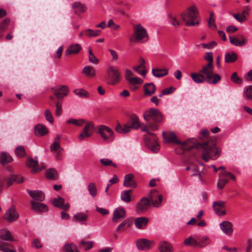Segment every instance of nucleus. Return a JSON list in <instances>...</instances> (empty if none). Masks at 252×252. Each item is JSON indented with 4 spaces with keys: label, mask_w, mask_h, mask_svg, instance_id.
Segmentation results:
<instances>
[{
    "label": "nucleus",
    "mask_w": 252,
    "mask_h": 252,
    "mask_svg": "<svg viewBox=\"0 0 252 252\" xmlns=\"http://www.w3.org/2000/svg\"><path fill=\"white\" fill-rule=\"evenodd\" d=\"M94 130V124L92 122L87 123L84 126L82 132L79 135L78 139L80 141H83L89 138L93 135Z\"/></svg>",
    "instance_id": "1a4fd4ad"
},
{
    "label": "nucleus",
    "mask_w": 252,
    "mask_h": 252,
    "mask_svg": "<svg viewBox=\"0 0 252 252\" xmlns=\"http://www.w3.org/2000/svg\"><path fill=\"white\" fill-rule=\"evenodd\" d=\"M73 92L76 95L80 97L87 98L89 97V94L82 89H75L73 91Z\"/></svg>",
    "instance_id": "de8ad7c7"
},
{
    "label": "nucleus",
    "mask_w": 252,
    "mask_h": 252,
    "mask_svg": "<svg viewBox=\"0 0 252 252\" xmlns=\"http://www.w3.org/2000/svg\"><path fill=\"white\" fill-rule=\"evenodd\" d=\"M159 250L160 252H173L172 246L166 242H163L160 243L159 246Z\"/></svg>",
    "instance_id": "58836bf2"
},
{
    "label": "nucleus",
    "mask_w": 252,
    "mask_h": 252,
    "mask_svg": "<svg viewBox=\"0 0 252 252\" xmlns=\"http://www.w3.org/2000/svg\"><path fill=\"white\" fill-rule=\"evenodd\" d=\"M0 238L4 240L13 241L9 231L5 229L0 230Z\"/></svg>",
    "instance_id": "79ce46f5"
},
{
    "label": "nucleus",
    "mask_w": 252,
    "mask_h": 252,
    "mask_svg": "<svg viewBox=\"0 0 252 252\" xmlns=\"http://www.w3.org/2000/svg\"><path fill=\"white\" fill-rule=\"evenodd\" d=\"M52 89L54 91V94L58 99L63 98L67 95L68 93V88L65 85H62L58 88L53 87Z\"/></svg>",
    "instance_id": "ddd939ff"
},
{
    "label": "nucleus",
    "mask_w": 252,
    "mask_h": 252,
    "mask_svg": "<svg viewBox=\"0 0 252 252\" xmlns=\"http://www.w3.org/2000/svg\"><path fill=\"white\" fill-rule=\"evenodd\" d=\"M184 244L186 246H191L193 247H197V239L192 237L186 239L184 241Z\"/></svg>",
    "instance_id": "864d4df0"
},
{
    "label": "nucleus",
    "mask_w": 252,
    "mask_h": 252,
    "mask_svg": "<svg viewBox=\"0 0 252 252\" xmlns=\"http://www.w3.org/2000/svg\"><path fill=\"white\" fill-rule=\"evenodd\" d=\"M31 205L32 209L36 212H43L48 210L47 206L41 203L32 201Z\"/></svg>",
    "instance_id": "393cba45"
},
{
    "label": "nucleus",
    "mask_w": 252,
    "mask_h": 252,
    "mask_svg": "<svg viewBox=\"0 0 252 252\" xmlns=\"http://www.w3.org/2000/svg\"><path fill=\"white\" fill-rule=\"evenodd\" d=\"M82 47L80 44L78 43L71 44L67 47L65 54L66 56L76 54L79 53Z\"/></svg>",
    "instance_id": "5701e85b"
},
{
    "label": "nucleus",
    "mask_w": 252,
    "mask_h": 252,
    "mask_svg": "<svg viewBox=\"0 0 252 252\" xmlns=\"http://www.w3.org/2000/svg\"><path fill=\"white\" fill-rule=\"evenodd\" d=\"M19 217L14 207H11L5 213L4 219L9 222L15 220Z\"/></svg>",
    "instance_id": "6ab92c4d"
},
{
    "label": "nucleus",
    "mask_w": 252,
    "mask_h": 252,
    "mask_svg": "<svg viewBox=\"0 0 252 252\" xmlns=\"http://www.w3.org/2000/svg\"><path fill=\"white\" fill-rule=\"evenodd\" d=\"M231 80L233 82L238 84H241L242 83V80L238 77L236 72L232 73Z\"/></svg>",
    "instance_id": "680f3d73"
},
{
    "label": "nucleus",
    "mask_w": 252,
    "mask_h": 252,
    "mask_svg": "<svg viewBox=\"0 0 252 252\" xmlns=\"http://www.w3.org/2000/svg\"><path fill=\"white\" fill-rule=\"evenodd\" d=\"M225 202L223 201H215L213 203V207L215 213L219 216H224L226 214V211L223 209Z\"/></svg>",
    "instance_id": "9d476101"
},
{
    "label": "nucleus",
    "mask_w": 252,
    "mask_h": 252,
    "mask_svg": "<svg viewBox=\"0 0 252 252\" xmlns=\"http://www.w3.org/2000/svg\"><path fill=\"white\" fill-rule=\"evenodd\" d=\"M129 123L130 124V126H129L131 127V128L137 129L139 128L140 126V124L138 121V118L136 115L135 114H132L130 118Z\"/></svg>",
    "instance_id": "c9c22d12"
},
{
    "label": "nucleus",
    "mask_w": 252,
    "mask_h": 252,
    "mask_svg": "<svg viewBox=\"0 0 252 252\" xmlns=\"http://www.w3.org/2000/svg\"><path fill=\"white\" fill-rule=\"evenodd\" d=\"M126 217V213L124 208L119 207L116 208L113 212L112 220L115 223H118L120 219H124Z\"/></svg>",
    "instance_id": "9b49d317"
},
{
    "label": "nucleus",
    "mask_w": 252,
    "mask_h": 252,
    "mask_svg": "<svg viewBox=\"0 0 252 252\" xmlns=\"http://www.w3.org/2000/svg\"><path fill=\"white\" fill-rule=\"evenodd\" d=\"M9 22L10 19L8 18L4 19V20L0 22V31L3 32L7 29Z\"/></svg>",
    "instance_id": "4d7b16f0"
},
{
    "label": "nucleus",
    "mask_w": 252,
    "mask_h": 252,
    "mask_svg": "<svg viewBox=\"0 0 252 252\" xmlns=\"http://www.w3.org/2000/svg\"><path fill=\"white\" fill-rule=\"evenodd\" d=\"M144 88L145 95L149 96L154 94L156 90L155 85L152 83L145 84Z\"/></svg>",
    "instance_id": "7c9ffc66"
},
{
    "label": "nucleus",
    "mask_w": 252,
    "mask_h": 252,
    "mask_svg": "<svg viewBox=\"0 0 252 252\" xmlns=\"http://www.w3.org/2000/svg\"><path fill=\"white\" fill-rule=\"evenodd\" d=\"M199 71L203 74L206 82L209 84H216L221 79V77L219 74L214 73L213 65H204Z\"/></svg>",
    "instance_id": "f03ea898"
},
{
    "label": "nucleus",
    "mask_w": 252,
    "mask_h": 252,
    "mask_svg": "<svg viewBox=\"0 0 252 252\" xmlns=\"http://www.w3.org/2000/svg\"><path fill=\"white\" fill-rule=\"evenodd\" d=\"M203 74L199 71L197 73H191L190 77L192 80L197 84H202L206 82V80L203 77Z\"/></svg>",
    "instance_id": "c85d7f7f"
},
{
    "label": "nucleus",
    "mask_w": 252,
    "mask_h": 252,
    "mask_svg": "<svg viewBox=\"0 0 252 252\" xmlns=\"http://www.w3.org/2000/svg\"><path fill=\"white\" fill-rule=\"evenodd\" d=\"M28 193L35 200L42 201L45 198L44 193L40 190H29Z\"/></svg>",
    "instance_id": "bb28decb"
},
{
    "label": "nucleus",
    "mask_w": 252,
    "mask_h": 252,
    "mask_svg": "<svg viewBox=\"0 0 252 252\" xmlns=\"http://www.w3.org/2000/svg\"><path fill=\"white\" fill-rule=\"evenodd\" d=\"M46 176L47 178L50 180H55L57 176V172L53 169H49L46 171Z\"/></svg>",
    "instance_id": "3c124183"
},
{
    "label": "nucleus",
    "mask_w": 252,
    "mask_h": 252,
    "mask_svg": "<svg viewBox=\"0 0 252 252\" xmlns=\"http://www.w3.org/2000/svg\"><path fill=\"white\" fill-rule=\"evenodd\" d=\"M154 142H152L151 140L147 136H145V141L146 146L150 149L154 153H157L159 150V144L155 137H153Z\"/></svg>",
    "instance_id": "f8f14e48"
},
{
    "label": "nucleus",
    "mask_w": 252,
    "mask_h": 252,
    "mask_svg": "<svg viewBox=\"0 0 252 252\" xmlns=\"http://www.w3.org/2000/svg\"><path fill=\"white\" fill-rule=\"evenodd\" d=\"M82 73L89 77H93L95 75V69L91 66H85L82 70Z\"/></svg>",
    "instance_id": "72a5a7b5"
},
{
    "label": "nucleus",
    "mask_w": 252,
    "mask_h": 252,
    "mask_svg": "<svg viewBox=\"0 0 252 252\" xmlns=\"http://www.w3.org/2000/svg\"><path fill=\"white\" fill-rule=\"evenodd\" d=\"M149 199L151 200V202H152L155 207H158L162 201V196L159 194H157V190L153 189L151 191Z\"/></svg>",
    "instance_id": "4468645a"
},
{
    "label": "nucleus",
    "mask_w": 252,
    "mask_h": 252,
    "mask_svg": "<svg viewBox=\"0 0 252 252\" xmlns=\"http://www.w3.org/2000/svg\"><path fill=\"white\" fill-rule=\"evenodd\" d=\"M50 150L51 152H53L56 153V158L58 160H60L61 158L60 157L61 153L63 151V148L60 146V143L57 142H53L50 146Z\"/></svg>",
    "instance_id": "cd10ccee"
},
{
    "label": "nucleus",
    "mask_w": 252,
    "mask_h": 252,
    "mask_svg": "<svg viewBox=\"0 0 252 252\" xmlns=\"http://www.w3.org/2000/svg\"><path fill=\"white\" fill-rule=\"evenodd\" d=\"M47 132V128L43 125L38 124L35 126V133L37 136H43Z\"/></svg>",
    "instance_id": "473e14b6"
},
{
    "label": "nucleus",
    "mask_w": 252,
    "mask_h": 252,
    "mask_svg": "<svg viewBox=\"0 0 252 252\" xmlns=\"http://www.w3.org/2000/svg\"><path fill=\"white\" fill-rule=\"evenodd\" d=\"M230 42L236 46H242L246 43V40L243 36H240V40L237 37H232L231 36L229 37Z\"/></svg>",
    "instance_id": "c756f323"
},
{
    "label": "nucleus",
    "mask_w": 252,
    "mask_h": 252,
    "mask_svg": "<svg viewBox=\"0 0 252 252\" xmlns=\"http://www.w3.org/2000/svg\"><path fill=\"white\" fill-rule=\"evenodd\" d=\"M237 59V55L234 53H226L225 54V62L227 63L234 62Z\"/></svg>",
    "instance_id": "c03bdc74"
},
{
    "label": "nucleus",
    "mask_w": 252,
    "mask_h": 252,
    "mask_svg": "<svg viewBox=\"0 0 252 252\" xmlns=\"http://www.w3.org/2000/svg\"><path fill=\"white\" fill-rule=\"evenodd\" d=\"M204 59L207 61L208 63L206 64L209 65H213V54L211 52H208L206 54V55L204 56Z\"/></svg>",
    "instance_id": "338daca9"
},
{
    "label": "nucleus",
    "mask_w": 252,
    "mask_h": 252,
    "mask_svg": "<svg viewBox=\"0 0 252 252\" xmlns=\"http://www.w3.org/2000/svg\"><path fill=\"white\" fill-rule=\"evenodd\" d=\"M149 221V219L145 217H138L135 219L134 224L138 229H144Z\"/></svg>",
    "instance_id": "412c9836"
},
{
    "label": "nucleus",
    "mask_w": 252,
    "mask_h": 252,
    "mask_svg": "<svg viewBox=\"0 0 252 252\" xmlns=\"http://www.w3.org/2000/svg\"><path fill=\"white\" fill-rule=\"evenodd\" d=\"M88 189L91 196L94 197L96 195L97 189L94 183H90L88 186Z\"/></svg>",
    "instance_id": "5fc2aeb1"
},
{
    "label": "nucleus",
    "mask_w": 252,
    "mask_h": 252,
    "mask_svg": "<svg viewBox=\"0 0 252 252\" xmlns=\"http://www.w3.org/2000/svg\"><path fill=\"white\" fill-rule=\"evenodd\" d=\"M132 190H126L121 192V199L122 201L128 203L131 201V194Z\"/></svg>",
    "instance_id": "4c0bfd02"
},
{
    "label": "nucleus",
    "mask_w": 252,
    "mask_h": 252,
    "mask_svg": "<svg viewBox=\"0 0 252 252\" xmlns=\"http://www.w3.org/2000/svg\"><path fill=\"white\" fill-rule=\"evenodd\" d=\"M66 124H72L77 126H81L83 124L85 123V121L83 119H69L66 122Z\"/></svg>",
    "instance_id": "603ef678"
},
{
    "label": "nucleus",
    "mask_w": 252,
    "mask_h": 252,
    "mask_svg": "<svg viewBox=\"0 0 252 252\" xmlns=\"http://www.w3.org/2000/svg\"><path fill=\"white\" fill-rule=\"evenodd\" d=\"M198 16L197 9L194 5L189 7L187 12H184L181 14L182 20L186 22L187 26H194L198 25L199 23L198 20L196 22L193 21L194 20L197 19Z\"/></svg>",
    "instance_id": "7ed1b4c3"
},
{
    "label": "nucleus",
    "mask_w": 252,
    "mask_h": 252,
    "mask_svg": "<svg viewBox=\"0 0 252 252\" xmlns=\"http://www.w3.org/2000/svg\"><path fill=\"white\" fill-rule=\"evenodd\" d=\"M98 133L103 141L106 142L110 143L115 139L114 132L110 127L106 126H98Z\"/></svg>",
    "instance_id": "39448f33"
},
{
    "label": "nucleus",
    "mask_w": 252,
    "mask_h": 252,
    "mask_svg": "<svg viewBox=\"0 0 252 252\" xmlns=\"http://www.w3.org/2000/svg\"><path fill=\"white\" fill-rule=\"evenodd\" d=\"M132 224V221L129 219H126L123 221L117 227V231H125L126 229L130 227Z\"/></svg>",
    "instance_id": "2f4dec72"
},
{
    "label": "nucleus",
    "mask_w": 252,
    "mask_h": 252,
    "mask_svg": "<svg viewBox=\"0 0 252 252\" xmlns=\"http://www.w3.org/2000/svg\"><path fill=\"white\" fill-rule=\"evenodd\" d=\"M15 154L19 157H23L26 155V152L24 147L20 146L17 147L15 150Z\"/></svg>",
    "instance_id": "6e6d98bb"
},
{
    "label": "nucleus",
    "mask_w": 252,
    "mask_h": 252,
    "mask_svg": "<svg viewBox=\"0 0 252 252\" xmlns=\"http://www.w3.org/2000/svg\"><path fill=\"white\" fill-rule=\"evenodd\" d=\"M162 136L167 142L187 147L185 148L186 150L191 149L198 146H200L203 149L202 158L206 162H208L210 158L214 159L217 158L221 153V150L216 147L215 142L212 140L203 143H197V144L193 138H189L186 141L182 142L177 139L176 134L173 132H162Z\"/></svg>",
    "instance_id": "f257e3e1"
},
{
    "label": "nucleus",
    "mask_w": 252,
    "mask_h": 252,
    "mask_svg": "<svg viewBox=\"0 0 252 252\" xmlns=\"http://www.w3.org/2000/svg\"><path fill=\"white\" fill-rule=\"evenodd\" d=\"M151 206V200L148 197H143L137 202L135 206V211L138 214L146 212Z\"/></svg>",
    "instance_id": "6e6552de"
},
{
    "label": "nucleus",
    "mask_w": 252,
    "mask_h": 252,
    "mask_svg": "<svg viewBox=\"0 0 252 252\" xmlns=\"http://www.w3.org/2000/svg\"><path fill=\"white\" fill-rule=\"evenodd\" d=\"M12 160L11 157L6 152H2L0 156V162L2 164H5Z\"/></svg>",
    "instance_id": "a19ab883"
},
{
    "label": "nucleus",
    "mask_w": 252,
    "mask_h": 252,
    "mask_svg": "<svg viewBox=\"0 0 252 252\" xmlns=\"http://www.w3.org/2000/svg\"><path fill=\"white\" fill-rule=\"evenodd\" d=\"M153 243L147 239H141L137 241V247L139 250L147 251L150 249Z\"/></svg>",
    "instance_id": "dca6fc26"
},
{
    "label": "nucleus",
    "mask_w": 252,
    "mask_h": 252,
    "mask_svg": "<svg viewBox=\"0 0 252 252\" xmlns=\"http://www.w3.org/2000/svg\"><path fill=\"white\" fill-rule=\"evenodd\" d=\"M115 129L118 133H126L130 131L131 127L127 125L122 126L120 124H118Z\"/></svg>",
    "instance_id": "e433bc0d"
},
{
    "label": "nucleus",
    "mask_w": 252,
    "mask_h": 252,
    "mask_svg": "<svg viewBox=\"0 0 252 252\" xmlns=\"http://www.w3.org/2000/svg\"><path fill=\"white\" fill-rule=\"evenodd\" d=\"M108 79L110 81V83L112 85H115L118 83L121 79V75L118 69L113 66H109L107 68Z\"/></svg>",
    "instance_id": "0eeeda50"
},
{
    "label": "nucleus",
    "mask_w": 252,
    "mask_h": 252,
    "mask_svg": "<svg viewBox=\"0 0 252 252\" xmlns=\"http://www.w3.org/2000/svg\"><path fill=\"white\" fill-rule=\"evenodd\" d=\"M144 119L146 121L152 119L157 123H160L162 120V115L158 109L151 108L144 113Z\"/></svg>",
    "instance_id": "423d86ee"
},
{
    "label": "nucleus",
    "mask_w": 252,
    "mask_h": 252,
    "mask_svg": "<svg viewBox=\"0 0 252 252\" xmlns=\"http://www.w3.org/2000/svg\"><path fill=\"white\" fill-rule=\"evenodd\" d=\"M197 247H204L211 243L210 239L207 236H203L197 239Z\"/></svg>",
    "instance_id": "ea45409f"
},
{
    "label": "nucleus",
    "mask_w": 252,
    "mask_h": 252,
    "mask_svg": "<svg viewBox=\"0 0 252 252\" xmlns=\"http://www.w3.org/2000/svg\"><path fill=\"white\" fill-rule=\"evenodd\" d=\"M18 177L16 175H12L9 178L7 179L6 184L8 187L12 185L14 182H16L18 183H22L24 181V179L23 177H20V180H19Z\"/></svg>",
    "instance_id": "a18cd8bd"
},
{
    "label": "nucleus",
    "mask_w": 252,
    "mask_h": 252,
    "mask_svg": "<svg viewBox=\"0 0 252 252\" xmlns=\"http://www.w3.org/2000/svg\"><path fill=\"white\" fill-rule=\"evenodd\" d=\"M56 109L55 110V114L57 116H59L62 114V103L61 101H57L56 104Z\"/></svg>",
    "instance_id": "0e129e2a"
},
{
    "label": "nucleus",
    "mask_w": 252,
    "mask_h": 252,
    "mask_svg": "<svg viewBox=\"0 0 252 252\" xmlns=\"http://www.w3.org/2000/svg\"><path fill=\"white\" fill-rule=\"evenodd\" d=\"M89 60L93 64H96L98 63V60L95 57L93 53L91 48H89Z\"/></svg>",
    "instance_id": "bf43d9fd"
},
{
    "label": "nucleus",
    "mask_w": 252,
    "mask_h": 252,
    "mask_svg": "<svg viewBox=\"0 0 252 252\" xmlns=\"http://www.w3.org/2000/svg\"><path fill=\"white\" fill-rule=\"evenodd\" d=\"M168 17L170 19V22L173 26L175 27H179L180 26V23L176 19L175 17L171 14H169Z\"/></svg>",
    "instance_id": "774afa93"
},
{
    "label": "nucleus",
    "mask_w": 252,
    "mask_h": 252,
    "mask_svg": "<svg viewBox=\"0 0 252 252\" xmlns=\"http://www.w3.org/2000/svg\"><path fill=\"white\" fill-rule=\"evenodd\" d=\"M145 64V61L143 58H141L139 64L136 66H134L133 67V69L135 71L145 77L147 73V71L145 70L146 67Z\"/></svg>",
    "instance_id": "b1692460"
},
{
    "label": "nucleus",
    "mask_w": 252,
    "mask_h": 252,
    "mask_svg": "<svg viewBox=\"0 0 252 252\" xmlns=\"http://www.w3.org/2000/svg\"><path fill=\"white\" fill-rule=\"evenodd\" d=\"M83 32L88 37H96L100 35L101 31L99 30L94 31L91 29H88L84 30Z\"/></svg>",
    "instance_id": "37998d69"
},
{
    "label": "nucleus",
    "mask_w": 252,
    "mask_h": 252,
    "mask_svg": "<svg viewBox=\"0 0 252 252\" xmlns=\"http://www.w3.org/2000/svg\"><path fill=\"white\" fill-rule=\"evenodd\" d=\"M46 120L50 123L52 124L54 122V119L51 112L49 109H46L45 112Z\"/></svg>",
    "instance_id": "69168bd1"
},
{
    "label": "nucleus",
    "mask_w": 252,
    "mask_h": 252,
    "mask_svg": "<svg viewBox=\"0 0 252 252\" xmlns=\"http://www.w3.org/2000/svg\"><path fill=\"white\" fill-rule=\"evenodd\" d=\"M9 22L10 19L8 18L4 19V20L0 22V31L3 32L7 29Z\"/></svg>",
    "instance_id": "13d9d810"
},
{
    "label": "nucleus",
    "mask_w": 252,
    "mask_h": 252,
    "mask_svg": "<svg viewBox=\"0 0 252 252\" xmlns=\"http://www.w3.org/2000/svg\"><path fill=\"white\" fill-rule=\"evenodd\" d=\"M26 164L29 167L32 168L31 171L32 173H37L41 170V168L38 166V161L34 160L32 158H29Z\"/></svg>",
    "instance_id": "4be33fe9"
},
{
    "label": "nucleus",
    "mask_w": 252,
    "mask_h": 252,
    "mask_svg": "<svg viewBox=\"0 0 252 252\" xmlns=\"http://www.w3.org/2000/svg\"><path fill=\"white\" fill-rule=\"evenodd\" d=\"M167 69H152L153 75L156 77H161L166 75L168 74Z\"/></svg>",
    "instance_id": "f704fd0d"
},
{
    "label": "nucleus",
    "mask_w": 252,
    "mask_h": 252,
    "mask_svg": "<svg viewBox=\"0 0 252 252\" xmlns=\"http://www.w3.org/2000/svg\"><path fill=\"white\" fill-rule=\"evenodd\" d=\"M64 252H79L76 246L73 244H66L63 248Z\"/></svg>",
    "instance_id": "09e8293b"
},
{
    "label": "nucleus",
    "mask_w": 252,
    "mask_h": 252,
    "mask_svg": "<svg viewBox=\"0 0 252 252\" xmlns=\"http://www.w3.org/2000/svg\"><path fill=\"white\" fill-rule=\"evenodd\" d=\"M228 180L225 178L220 177L218 180L217 187L219 189H222L224 187L225 185L228 182Z\"/></svg>",
    "instance_id": "052dcab7"
},
{
    "label": "nucleus",
    "mask_w": 252,
    "mask_h": 252,
    "mask_svg": "<svg viewBox=\"0 0 252 252\" xmlns=\"http://www.w3.org/2000/svg\"><path fill=\"white\" fill-rule=\"evenodd\" d=\"M88 218V215L86 213L81 212L75 214L72 219L73 222H79L85 224L86 221Z\"/></svg>",
    "instance_id": "a211bd4d"
},
{
    "label": "nucleus",
    "mask_w": 252,
    "mask_h": 252,
    "mask_svg": "<svg viewBox=\"0 0 252 252\" xmlns=\"http://www.w3.org/2000/svg\"><path fill=\"white\" fill-rule=\"evenodd\" d=\"M72 7L74 9V13L76 15L85 12L87 9L86 6L79 1L72 3Z\"/></svg>",
    "instance_id": "a878e982"
},
{
    "label": "nucleus",
    "mask_w": 252,
    "mask_h": 252,
    "mask_svg": "<svg viewBox=\"0 0 252 252\" xmlns=\"http://www.w3.org/2000/svg\"><path fill=\"white\" fill-rule=\"evenodd\" d=\"M243 94L245 99L249 101H252V85L249 86L245 89Z\"/></svg>",
    "instance_id": "49530a36"
},
{
    "label": "nucleus",
    "mask_w": 252,
    "mask_h": 252,
    "mask_svg": "<svg viewBox=\"0 0 252 252\" xmlns=\"http://www.w3.org/2000/svg\"><path fill=\"white\" fill-rule=\"evenodd\" d=\"M134 41L138 43H144L149 39L146 29L140 24L134 26Z\"/></svg>",
    "instance_id": "20e7f679"
},
{
    "label": "nucleus",
    "mask_w": 252,
    "mask_h": 252,
    "mask_svg": "<svg viewBox=\"0 0 252 252\" xmlns=\"http://www.w3.org/2000/svg\"><path fill=\"white\" fill-rule=\"evenodd\" d=\"M130 85H133L135 84H141L143 80L139 77H132L128 81Z\"/></svg>",
    "instance_id": "e2e57ef3"
},
{
    "label": "nucleus",
    "mask_w": 252,
    "mask_h": 252,
    "mask_svg": "<svg viewBox=\"0 0 252 252\" xmlns=\"http://www.w3.org/2000/svg\"><path fill=\"white\" fill-rule=\"evenodd\" d=\"M64 199L60 196H58L57 198H55L52 201L53 205L60 209L67 210L69 208V204L67 203L66 204H64Z\"/></svg>",
    "instance_id": "f3484780"
},
{
    "label": "nucleus",
    "mask_w": 252,
    "mask_h": 252,
    "mask_svg": "<svg viewBox=\"0 0 252 252\" xmlns=\"http://www.w3.org/2000/svg\"><path fill=\"white\" fill-rule=\"evenodd\" d=\"M134 176L132 174L125 175L124 181V186L126 187L135 188L136 187V183L133 180Z\"/></svg>",
    "instance_id": "aec40b11"
},
{
    "label": "nucleus",
    "mask_w": 252,
    "mask_h": 252,
    "mask_svg": "<svg viewBox=\"0 0 252 252\" xmlns=\"http://www.w3.org/2000/svg\"><path fill=\"white\" fill-rule=\"evenodd\" d=\"M220 227L221 231L226 235L230 236L233 231L232 224L229 221H223L220 224Z\"/></svg>",
    "instance_id": "2eb2a0df"
},
{
    "label": "nucleus",
    "mask_w": 252,
    "mask_h": 252,
    "mask_svg": "<svg viewBox=\"0 0 252 252\" xmlns=\"http://www.w3.org/2000/svg\"><path fill=\"white\" fill-rule=\"evenodd\" d=\"M101 164L103 166H112L114 167H117L116 164L114 163L112 160L109 158H103L100 159Z\"/></svg>",
    "instance_id": "8fccbe9b"
}]
</instances>
